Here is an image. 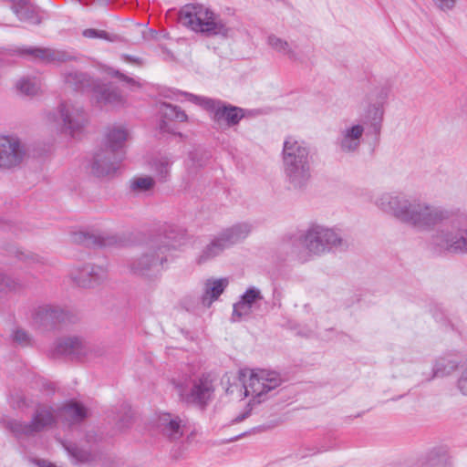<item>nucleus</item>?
I'll return each instance as SVG.
<instances>
[{
  "label": "nucleus",
  "mask_w": 467,
  "mask_h": 467,
  "mask_svg": "<svg viewBox=\"0 0 467 467\" xmlns=\"http://www.w3.org/2000/svg\"><path fill=\"white\" fill-rule=\"evenodd\" d=\"M461 359L454 354H448L438 358L433 366L434 377H445L456 370Z\"/></svg>",
  "instance_id": "obj_26"
},
{
  "label": "nucleus",
  "mask_w": 467,
  "mask_h": 467,
  "mask_svg": "<svg viewBox=\"0 0 467 467\" xmlns=\"http://www.w3.org/2000/svg\"><path fill=\"white\" fill-rule=\"evenodd\" d=\"M267 44L269 47L277 53H280L284 56H286L291 60H297V54L292 47L289 43L283 38H280L275 35H270L267 37Z\"/></svg>",
  "instance_id": "obj_30"
},
{
  "label": "nucleus",
  "mask_w": 467,
  "mask_h": 467,
  "mask_svg": "<svg viewBox=\"0 0 467 467\" xmlns=\"http://www.w3.org/2000/svg\"><path fill=\"white\" fill-rule=\"evenodd\" d=\"M229 285L227 277L209 278L203 284V293L201 297L204 306L210 307L217 300Z\"/></svg>",
  "instance_id": "obj_24"
},
{
  "label": "nucleus",
  "mask_w": 467,
  "mask_h": 467,
  "mask_svg": "<svg viewBox=\"0 0 467 467\" xmlns=\"http://www.w3.org/2000/svg\"><path fill=\"white\" fill-rule=\"evenodd\" d=\"M240 299L253 309L254 305L263 299V295L258 288L253 286L249 287Z\"/></svg>",
  "instance_id": "obj_40"
},
{
  "label": "nucleus",
  "mask_w": 467,
  "mask_h": 467,
  "mask_svg": "<svg viewBox=\"0 0 467 467\" xmlns=\"http://www.w3.org/2000/svg\"><path fill=\"white\" fill-rule=\"evenodd\" d=\"M310 148L306 142L288 137L284 141L282 160L286 182L294 190H304L312 177Z\"/></svg>",
  "instance_id": "obj_1"
},
{
  "label": "nucleus",
  "mask_w": 467,
  "mask_h": 467,
  "mask_svg": "<svg viewBox=\"0 0 467 467\" xmlns=\"http://www.w3.org/2000/svg\"><path fill=\"white\" fill-rule=\"evenodd\" d=\"M64 80L67 85L76 90L94 89L96 87L94 81L88 74L78 71L66 73Z\"/></svg>",
  "instance_id": "obj_27"
},
{
  "label": "nucleus",
  "mask_w": 467,
  "mask_h": 467,
  "mask_svg": "<svg viewBox=\"0 0 467 467\" xmlns=\"http://www.w3.org/2000/svg\"><path fill=\"white\" fill-rule=\"evenodd\" d=\"M250 232L248 223H238L223 230L202 249L198 263L202 264L220 255L225 249L246 238Z\"/></svg>",
  "instance_id": "obj_9"
},
{
  "label": "nucleus",
  "mask_w": 467,
  "mask_h": 467,
  "mask_svg": "<svg viewBox=\"0 0 467 467\" xmlns=\"http://www.w3.org/2000/svg\"><path fill=\"white\" fill-rule=\"evenodd\" d=\"M10 8L16 17L22 22L39 24L37 7L29 0H16Z\"/></svg>",
  "instance_id": "obj_25"
},
{
  "label": "nucleus",
  "mask_w": 467,
  "mask_h": 467,
  "mask_svg": "<svg viewBox=\"0 0 467 467\" xmlns=\"http://www.w3.org/2000/svg\"><path fill=\"white\" fill-rule=\"evenodd\" d=\"M129 138L128 130L120 126L110 128L105 138L104 150H110L113 153H118L121 158L125 156V142Z\"/></svg>",
  "instance_id": "obj_23"
},
{
  "label": "nucleus",
  "mask_w": 467,
  "mask_h": 467,
  "mask_svg": "<svg viewBox=\"0 0 467 467\" xmlns=\"http://www.w3.org/2000/svg\"><path fill=\"white\" fill-rule=\"evenodd\" d=\"M149 33L150 35H152L154 32L153 31H149V32H146L145 30H142V38L143 39H146L147 38V36L146 34Z\"/></svg>",
  "instance_id": "obj_55"
},
{
  "label": "nucleus",
  "mask_w": 467,
  "mask_h": 467,
  "mask_svg": "<svg viewBox=\"0 0 467 467\" xmlns=\"http://www.w3.org/2000/svg\"><path fill=\"white\" fill-rule=\"evenodd\" d=\"M36 463L39 467H56L52 462L45 460H38Z\"/></svg>",
  "instance_id": "obj_52"
},
{
  "label": "nucleus",
  "mask_w": 467,
  "mask_h": 467,
  "mask_svg": "<svg viewBox=\"0 0 467 467\" xmlns=\"http://www.w3.org/2000/svg\"><path fill=\"white\" fill-rule=\"evenodd\" d=\"M236 382H234L226 391L228 394H234L235 389L240 392V397L251 396L252 399L248 404L261 403L264 396L278 387L282 379L280 375L275 371H268L260 369L254 371H241Z\"/></svg>",
  "instance_id": "obj_3"
},
{
  "label": "nucleus",
  "mask_w": 467,
  "mask_h": 467,
  "mask_svg": "<svg viewBox=\"0 0 467 467\" xmlns=\"http://www.w3.org/2000/svg\"><path fill=\"white\" fill-rule=\"evenodd\" d=\"M66 318L67 313L62 308L49 305L38 306L33 314L34 322L45 328H53Z\"/></svg>",
  "instance_id": "obj_21"
},
{
  "label": "nucleus",
  "mask_w": 467,
  "mask_h": 467,
  "mask_svg": "<svg viewBox=\"0 0 467 467\" xmlns=\"http://www.w3.org/2000/svg\"><path fill=\"white\" fill-rule=\"evenodd\" d=\"M154 184V180L150 176L138 177L130 182V188L134 192H141L150 190Z\"/></svg>",
  "instance_id": "obj_39"
},
{
  "label": "nucleus",
  "mask_w": 467,
  "mask_h": 467,
  "mask_svg": "<svg viewBox=\"0 0 467 467\" xmlns=\"http://www.w3.org/2000/svg\"><path fill=\"white\" fill-rule=\"evenodd\" d=\"M21 288V284L16 279L0 273V297Z\"/></svg>",
  "instance_id": "obj_36"
},
{
  "label": "nucleus",
  "mask_w": 467,
  "mask_h": 467,
  "mask_svg": "<svg viewBox=\"0 0 467 467\" xmlns=\"http://www.w3.org/2000/svg\"><path fill=\"white\" fill-rule=\"evenodd\" d=\"M301 239L305 248L316 255L348 246V241L335 229L317 223L311 224Z\"/></svg>",
  "instance_id": "obj_6"
},
{
  "label": "nucleus",
  "mask_w": 467,
  "mask_h": 467,
  "mask_svg": "<svg viewBox=\"0 0 467 467\" xmlns=\"http://www.w3.org/2000/svg\"><path fill=\"white\" fill-rule=\"evenodd\" d=\"M365 131L364 125L360 123L346 124L338 132L336 145L339 151L353 154L358 151Z\"/></svg>",
  "instance_id": "obj_16"
},
{
  "label": "nucleus",
  "mask_w": 467,
  "mask_h": 467,
  "mask_svg": "<svg viewBox=\"0 0 467 467\" xmlns=\"http://www.w3.org/2000/svg\"><path fill=\"white\" fill-rule=\"evenodd\" d=\"M94 90L97 93V99L99 102L106 104H120L123 102L122 96L115 88L107 85H96Z\"/></svg>",
  "instance_id": "obj_29"
},
{
  "label": "nucleus",
  "mask_w": 467,
  "mask_h": 467,
  "mask_svg": "<svg viewBox=\"0 0 467 467\" xmlns=\"http://www.w3.org/2000/svg\"><path fill=\"white\" fill-rule=\"evenodd\" d=\"M384 109L382 103H375L368 106L366 119L370 122L371 126L376 128L382 120Z\"/></svg>",
  "instance_id": "obj_38"
},
{
  "label": "nucleus",
  "mask_w": 467,
  "mask_h": 467,
  "mask_svg": "<svg viewBox=\"0 0 467 467\" xmlns=\"http://www.w3.org/2000/svg\"><path fill=\"white\" fill-rule=\"evenodd\" d=\"M160 112L161 116L168 120L183 122L188 119L186 113L182 110L180 107L170 103H161L160 105Z\"/></svg>",
  "instance_id": "obj_31"
},
{
  "label": "nucleus",
  "mask_w": 467,
  "mask_h": 467,
  "mask_svg": "<svg viewBox=\"0 0 467 467\" xmlns=\"http://www.w3.org/2000/svg\"><path fill=\"white\" fill-rule=\"evenodd\" d=\"M13 340L21 345V346H27L30 344V336L28 333L23 329L17 328L14 331L12 335Z\"/></svg>",
  "instance_id": "obj_43"
},
{
  "label": "nucleus",
  "mask_w": 467,
  "mask_h": 467,
  "mask_svg": "<svg viewBox=\"0 0 467 467\" xmlns=\"http://www.w3.org/2000/svg\"><path fill=\"white\" fill-rule=\"evenodd\" d=\"M458 388L463 395L467 396V372H462L458 380Z\"/></svg>",
  "instance_id": "obj_49"
},
{
  "label": "nucleus",
  "mask_w": 467,
  "mask_h": 467,
  "mask_svg": "<svg viewBox=\"0 0 467 467\" xmlns=\"http://www.w3.org/2000/svg\"><path fill=\"white\" fill-rule=\"evenodd\" d=\"M156 426L162 437L170 441H177L183 436L187 421L179 415L164 412L159 415Z\"/></svg>",
  "instance_id": "obj_19"
},
{
  "label": "nucleus",
  "mask_w": 467,
  "mask_h": 467,
  "mask_svg": "<svg viewBox=\"0 0 467 467\" xmlns=\"http://www.w3.org/2000/svg\"><path fill=\"white\" fill-rule=\"evenodd\" d=\"M172 162V160L169 156H159L153 159L151 162V168L154 170L157 175L164 181L170 173Z\"/></svg>",
  "instance_id": "obj_33"
},
{
  "label": "nucleus",
  "mask_w": 467,
  "mask_h": 467,
  "mask_svg": "<svg viewBox=\"0 0 467 467\" xmlns=\"http://www.w3.org/2000/svg\"><path fill=\"white\" fill-rule=\"evenodd\" d=\"M185 96L190 101L200 104L206 109L211 110L213 113V121L219 126L223 122H225L228 127L237 125L244 116L243 109L225 104L221 100L202 98L187 93H185Z\"/></svg>",
  "instance_id": "obj_10"
},
{
  "label": "nucleus",
  "mask_w": 467,
  "mask_h": 467,
  "mask_svg": "<svg viewBox=\"0 0 467 467\" xmlns=\"http://www.w3.org/2000/svg\"><path fill=\"white\" fill-rule=\"evenodd\" d=\"M433 452L429 455V461L426 467H446V461L444 458L432 457Z\"/></svg>",
  "instance_id": "obj_47"
},
{
  "label": "nucleus",
  "mask_w": 467,
  "mask_h": 467,
  "mask_svg": "<svg viewBox=\"0 0 467 467\" xmlns=\"http://www.w3.org/2000/svg\"><path fill=\"white\" fill-rule=\"evenodd\" d=\"M8 254L15 256L20 261L26 262L28 264H39L42 263L41 258L35 254L30 252H25L16 245L10 244L5 248Z\"/></svg>",
  "instance_id": "obj_34"
},
{
  "label": "nucleus",
  "mask_w": 467,
  "mask_h": 467,
  "mask_svg": "<svg viewBox=\"0 0 467 467\" xmlns=\"http://www.w3.org/2000/svg\"><path fill=\"white\" fill-rule=\"evenodd\" d=\"M252 310L253 309L250 306L240 299L238 302L234 304L232 314L233 321H239L243 317L250 316Z\"/></svg>",
  "instance_id": "obj_41"
},
{
  "label": "nucleus",
  "mask_w": 467,
  "mask_h": 467,
  "mask_svg": "<svg viewBox=\"0 0 467 467\" xmlns=\"http://www.w3.org/2000/svg\"><path fill=\"white\" fill-rule=\"evenodd\" d=\"M54 118L61 124L64 131L71 136L84 129L88 123V114L83 106L70 99L59 103Z\"/></svg>",
  "instance_id": "obj_12"
},
{
  "label": "nucleus",
  "mask_w": 467,
  "mask_h": 467,
  "mask_svg": "<svg viewBox=\"0 0 467 467\" xmlns=\"http://www.w3.org/2000/svg\"><path fill=\"white\" fill-rule=\"evenodd\" d=\"M158 128L162 133H175L173 127L164 119L160 121Z\"/></svg>",
  "instance_id": "obj_50"
},
{
  "label": "nucleus",
  "mask_w": 467,
  "mask_h": 467,
  "mask_svg": "<svg viewBox=\"0 0 467 467\" xmlns=\"http://www.w3.org/2000/svg\"><path fill=\"white\" fill-rule=\"evenodd\" d=\"M451 212L441 206L433 205L419 198L411 199L405 220L406 224L420 231H431L449 220Z\"/></svg>",
  "instance_id": "obj_7"
},
{
  "label": "nucleus",
  "mask_w": 467,
  "mask_h": 467,
  "mask_svg": "<svg viewBox=\"0 0 467 467\" xmlns=\"http://www.w3.org/2000/svg\"><path fill=\"white\" fill-rule=\"evenodd\" d=\"M85 341L79 337H67L56 341L52 355L54 358L65 357L70 359L82 361Z\"/></svg>",
  "instance_id": "obj_20"
},
{
  "label": "nucleus",
  "mask_w": 467,
  "mask_h": 467,
  "mask_svg": "<svg viewBox=\"0 0 467 467\" xmlns=\"http://www.w3.org/2000/svg\"><path fill=\"white\" fill-rule=\"evenodd\" d=\"M83 242L87 245H94V246H104L107 244V241L103 237H101L99 235L89 234L84 235Z\"/></svg>",
  "instance_id": "obj_44"
},
{
  "label": "nucleus",
  "mask_w": 467,
  "mask_h": 467,
  "mask_svg": "<svg viewBox=\"0 0 467 467\" xmlns=\"http://www.w3.org/2000/svg\"><path fill=\"white\" fill-rule=\"evenodd\" d=\"M57 420L74 425L80 423L88 417V410L77 401H69L57 410Z\"/></svg>",
  "instance_id": "obj_22"
},
{
  "label": "nucleus",
  "mask_w": 467,
  "mask_h": 467,
  "mask_svg": "<svg viewBox=\"0 0 467 467\" xmlns=\"http://www.w3.org/2000/svg\"><path fill=\"white\" fill-rule=\"evenodd\" d=\"M70 276L78 286L91 287L107 278V269L100 265L85 264L74 266Z\"/></svg>",
  "instance_id": "obj_17"
},
{
  "label": "nucleus",
  "mask_w": 467,
  "mask_h": 467,
  "mask_svg": "<svg viewBox=\"0 0 467 467\" xmlns=\"http://www.w3.org/2000/svg\"><path fill=\"white\" fill-rule=\"evenodd\" d=\"M65 448L69 453V455L72 456L78 462H85L88 461L89 458L88 453L85 450L78 448L77 445H65Z\"/></svg>",
  "instance_id": "obj_42"
},
{
  "label": "nucleus",
  "mask_w": 467,
  "mask_h": 467,
  "mask_svg": "<svg viewBox=\"0 0 467 467\" xmlns=\"http://www.w3.org/2000/svg\"><path fill=\"white\" fill-rule=\"evenodd\" d=\"M110 74L116 78H119L120 80L126 82L130 87H137V88L140 87V83L137 80L122 74L119 70H114Z\"/></svg>",
  "instance_id": "obj_46"
},
{
  "label": "nucleus",
  "mask_w": 467,
  "mask_h": 467,
  "mask_svg": "<svg viewBox=\"0 0 467 467\" xmlns=\"http://www.w3.org/2000/svg\"><path fill=\"white\" fill-rule=\"evenodd\" d=\"M124 59L127 61V62H130V63H137V64H140V61L139 58H134L132 57L131 56H129V55H124Z\"/></svg>",
  "instance_id": "obj_54"
},
{
  "label": "nucleus",
  "mask_w": 467,
  "mask_h": 467,
  "mask_svg": "<svg viewBox=\"0 0 467 467\" xmlns=\"http://www.w3.org/2000/svg\"><path fill=\"white\" fill-rule=\"evenodd\" d=\"M375 204L383 213L404 223L411 200L401 192H383L376 199Z\"/></svg>",
  "instance_id": "obj_14"
},
{
  "label": "nucleus",
  "mask_w": 467,
  "mask_h": 467,
  "mask_svg": "<svg viewBox=\"0 0 467 467\" xmlns=\"http://www.w3.org/2000/svg\"><path fill=\"white\" fill-rule=\"evenodd\" d=\"M437 6L443 11L451 10L455 5V0H435Z\"/></svg>",
  "instance_id": "obj_48"
},
{
  "label": "nucleus",
  "mask_w": 467,
  "mask_h": 467,
  "mask_svg": "<svg viewBox=\"0 0 467 467\" xmlns=\"http://www.w3.org/2000/svg\"><path fill=\"white\" fill-rule=\"evenodd\" d=\"M16 88L24 95L35 96L40 91L41 85L36 78H22L16 82Z\"/></svg>",
  "instance_id": "obj_32"
},
{
  "label": "nucleus",
  "mask_w": 467,
  "mask_h": 467,
  "mask_svg": "<svg viewBox=\"0 0 467 467\" xmlns=\"http://www.w3.org/2000/svg\"><path fill=\"white\" fill-rule=\"evenodd\" d=\"M184 237V231L177 226L170 225L165 229L163 239L153 241L154 244L167 245L168 252L176 248Z\"/></svg>",
  "instance_id": "obj_28"
},
{
  "label": "nucleus",
  "mask_w": 467,
  "mask_h": 467,
  "mask_svg": "<svg viewBox=\"0 0 467 467\" xmlns=\"http://www.w3.org/2000/svg\"><path fill=\"white\" fill-rule=\"evenodd\" d=\"M195 154H196V153H194V152H192V153L190 154V157H191V159H192V161L193 162L195 161V158H194Z\"/></svg>",
  "instance_id": "obj_56"
},
{
  "label": "nucleus",
  "mask_w": 467,
  "mask_h": 467,
  "mask_svg": "<svg viewBox=\"0 0 467 467\" xmlns=\"http://www.w3.org/2000/svg\"><path fill=\"white\" fill-rule=\"evenodd\" d=\"M26 156V148L15 135H0V169L19 166Z\"/></svg>",
  "instance_id": "obj_13"
},
{
  "label": "nucleus",
  "mask_w": 467,
  "mask_h": 467,
  "mask_svg": "<svg viewBox=\"0 0 467 467\" xmlns=\"http://www.w3.org/2000/svg\"><path fill=\"white\" fill-rule=\"evenodd\" d=\"M168 246L151 243L128 263L131 275L145 280L156 279L167 262Z\"/></svg>",
  "instance_id": "obj_5"
},
{
  "label": "nucleus",
  "mask_w": 467,
  "mask_h": 467,
  "mask_svg": "<svg viewBox=\"0 0 467 467\" xmlns=\"http://www.w3.org/2000/svg\"><path fill=\"white\" fill-rule=\"evenodd\" d=\"M458 249L457 254H467V227L463 225L460 244L455 245Z\"/></svg>",
  "instance_id": "obj_45"
},
{
  "label": "nucleus",
  "mask_w": 467,
  "mask_h": 467,
  "mask_svg": "<svg viewBox=\"0 0 467 467\" xmlns=\"http://www.w3.org/2000/svg\"><path fill=\"white\" fill-rule=\"evenodd\" d=\"M88 38H101L109 42H121L123 38L116 34H110L105 30H99L94 28L85 29L82 33Z\"/></svg>",
  "instance_id": "obj_37"
},
{
  "label": "nucleus",
  "mask_w": 467,
  "mask_h": 467,
  "mask_svg": "<svg viewBox=\"0 0 467 467\" xmlns=\"http://www.w3.org/2000/svg\"><path fill=\"white\" fill-rule=\"evenodd\" d=\"M18 53L44 64H60L75 59L74 55L67 50L50 47H24L19 49Z\"/></svg>",
  "instance_id": "obj_18"
},
{
  "label": "nucleus",
  "mask_w": 467,
  "mask_h": 467,
  "mask_svg": "<svg viewBox=\"0 0 467 467\" xmlns=\"http://www.w3.org/2000/svg\"><path fill=\"white\" fill-rule=\"evenodd\" d=\"M180 21L206 36L227 37L231 33V27L221 16L202 5H185L180 12Z\"/></svg>",
  "instance_id": "obj_2"
},
{
  "label": "nucleus",
  "mask_w": 467,
  "mask_h": 467,
  "mask_svg": "<svg viewBox=\"0 0 467 467\" xmlns=\"http://www.w3.org/2000/svg\"><path fill=\"white\" fill-rule=\"evenodd\" d=\"M86 438H87V441L88 443L92 442V441H97V434L94 431H89V432L87 433Z\"/></svg>",
  "instance_id": "obj_53"
},
{
  "label": "nucleus",
  "mask_w": 467,
  "mask_h": 467,
  "mask_svg": "<svg viewBox=\"0 0 467 467\" xmlns=\"http://www.w3.org/2000/svg\"><path fill=\"white\" fill-rule=\"evenodd\" d=\"M173 384L182 401L202 409L205 408L214 392L213 380L207 376L185 379Z\"/></svg>",
  "instance_id": "obj_8"
},
{
  "label": "nucleus",
  "mask_w": 467,
  "mask_h": 467,
  "mask_svg": "<svg viewBox=\"0 0 467 467\" xmlns=\"http://www.w3.org/2000/svg\"><path fill=\"white\" fill-rule=\"evenodd\" d=\"M250 411H251V409L250 410H247L246 411H244V413H241L240 415H238L234 420L233 422L234 423H239L241 421H243L244 420H245L249 415H250Z\"/></svg>",
  "instance_id": "obj_51"
},
{
  "label": "nucleus",
  "mask_w": 467,
  "mask_h": 467,
  "mask_svg": "<svg viewBox=\"0 0 467 467\" xmlns=\"http://www.w3.org/2000/svg\"><path fill=\"white\" fill-rule=\"evenodd\" d=\"M107 353V348L101 344H93L85 341L84 354L82 361H91L95 358H101Z\"/></svg>",
  "instance_id": "obj_35"
},
{
  "label": "nucleus",
  "mask_w": 467,
  "mask_h": 467,
  "mask_svg": "<svg viewBox=\"0 0 467 467\" xmlns=\"http://www.w3.org/2000/svg\"><path fill=\"white\" fill-rule=\"evenodd\" d=\"M463 227L462 219L460 216L451 217L445 221L431 235V244L440 251L457 254L461 234Z\"/></svg>",
  "instance_id": "obj_11"
},
{
  "label": "nucleus",
  "mask_w": 467,
  "mask_h": 467,
  "mask_svg": "<svg viewBox=\"0 0 467 467\" xmlns=\"http://www.w3.org/2000/svg\"><path fill=\"white\" fill-rule=\"evenodd\" d=\"M122 160L118 153L100 148L95 151L90 161V172L98 178L112 177L119 169Z\"/></svg>",
  "instance_id": "obj_15"
},
{
  "label": "nucleus",
  "mask_w": 467,
  "mask_h": 467,
  "mask_svg": "<svg viewBox=\"0 0 467 467\" xmlns=\"http://www.w3.org/2000/svg\"><path fill=\"white\" fill-rule=\"evenodd\" d=\"M57 422V410L47 404H38L28 422L20 420L6 421V429L17 439L34 437L56 426Z\"/></svg>",
  "instance_id": "obj_4"
}]
</instances>
